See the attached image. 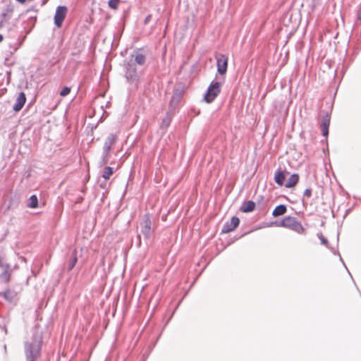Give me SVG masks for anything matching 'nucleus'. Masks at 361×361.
<instances>
[{"label": "nucleus", "instance_id": "nucleus-13", "mask_svg": "<svg viewBox=\"0 0 361 361\" xmlns=\"http://www.w3.org/2000/svg\"><path fill=\"white\" fill-rule=\"evenodd\" d=\"M116 140H117V138H116V135H114L113 134H110L106 138L104 147H108V148H109L111 149V147L115 145Z\"/></svg>", "mask_w": 361, "mask_h": 361}, {"label": "nucleus", "instance_id": "nucleus-3", "mask_svg": "<svg viewBox=\"0 0 361 361\" xmlns=\"http://www.w3.org/2000/svg\"><path fill=\"white\" fill-rule=\"evenodd\" d=\"M221 91V83L219 82H212L204 95V100L207 103H211L214 100Z\"/></svg>", "mask_w": 361, "mask_h": 361}, {"label": "nucleus", "instance_id": "nucleus-15", "mask_svg": "<svg viewBox=\"0 0 361 361\" xmlns=\"http://www.w3.org/2000/svg\"><path fill=\"white\" fill-rule=\"evenodd\" d=\"M286 206L283 204H280V205L277 206L274 209V211L272 212V215L274 216H279L284 214L286 213Z\"/></svg>", "mask_w": 361, "mask_h": 361}, {"label": "nucleus", "instance_id": "nucleus-23", "mask_svg": "<svg viewBox=\"0 0 361 361\" xmlns=\"http://www.w3.org/2000/svg\"><path fill=\"white\" fill-rule=\"evenodd\" d=\"M76 262H77V257L75 256V257H74V258H73V261H72V262H71V263L69 264V267H68L69 270L72 269L74 267V266H75V264Z\"/></svg>", "mask_w": 361, "mask_h": 361}, {"label": "nucleus", "instance_id": "nucleus-16", "mask_svg": "<svg viewBox=\"0 0 361 361\" xmlns=\"http://www.w3.org/2000/svg\"><path fill=\"white\" fill-rule=\"evenodd\" d=\"M298 176L297 174H293L285 184L286 188H292L296 185L298 181Z\"/></svg>", "mask_w": 361, "mask_h": 361}, {"label": "nucleus", "instance_id": "nucleus-11", "mask_svg": "<svg viewBox=\"0 0 361 361\" xmlns=\"http://www.w3.org/2000/svg\"><path fill=\"white\" fill-rule=\"evenodd\" d=\"M110 149L108 147H103V153L101 158L100 165L103 166L106 164L109 159L110 157Z\"/></svg>", "mask_w": 361, "mask_h": 361}, {"label": "nucleus", "instance_id": "nucleus-1", "mask_svg": "<svg viewBox=\"0 0 361 361\" xmlns=\"http://www.w3.org/2000/svg\"><path fill=\"white\" fill-rule=\"evenodd\" d=\"M42 334L35 333L33 334L30 341L25 343V353L27 361H35L40 353Z\"/></svg>", "mask_w": 361, "mask_h": 361}, {"label": "nucleus", "instance_id": "nucleus-27", "mask_svg": "<svg viewBox=\"0 0 361 361\" xmlns=\"http://www.w3.org/2000/svg\"><path fill=\"white\" fill-rule=\"evenodd\" d=\"M149 18H150V16H147V17L146 18V19H145V23H147V21H148V20H149Z\"/></svg>", "mask_w": 361, "mask_h": 361}, {"label": "nucleus", "instance_id": "nucleus-21", "mask_svg": "<svg viewBox=\"0 0 361 361\" xmlns=\"http://www.w3.org/2000/svg\"><path fill=\"white\" fill-rule=\"evenodd\" d=\"M119 0H109L108 2L109 6L112 9H116L118 8Z\"/></svg>", "mask_w": 361, "mask_h": 361}, {"label": "nucleus", "instance_id": "nucleus-6", "mask_svg": "<svg viewBox=\"0 0 361 361\" xmlns=\"http://www.w3.org/2000/svg\"><path fill=\"white\" fill-rule=\"evenodd\" d=\"M126 78L132 82L137 80L138 79V73L133 59L130 60V63L126 67Z\"/></svg>", "mask_w": 361, "mask_h": 361}, {"label": "nucleus", "instance_id": "nucleus-2", "mask_svg": "<svg viewBox=\"0 0 361 361\" xmlns=\"http://www.w3.org/2000/svg\"><path fill=\"white\" fill-rule=\"evenodd\" d=\"M281 226L290 228L298 233H302L304 228L302 224L295 218L292 216L285 217L279 224Z\"/></svg>", "mask_w": 361, "mask_h": 361}, {"label": "nucleus", "instance_id": "nucleus-10", "mask_svg": "<svg viewBox=\"0 0 361 361\" xmlns=\"http://www.w3.org/2000/svg\"><path fill=\"white\" fill-rule=\"evenodd\" d=\"M330 123V117L326 115L322 120V123L321 124V129L322 131V134L324 136L326 137L329 133V126Z\"/></svg>", "mask_w": 361, "mask_h": 361}, {"label": "nucleus", "instance_id": "nucleus-28", "mask_svg": "<svg viewBox=\"0 0 361 361\" xmlns=\"http://www.w3.org/2000/svg\"><path fill=\"white\" fill-rule=\"evenodd\" d=\"M4 37L3 36L0 34V42L3 40Z\"/></svg>", "mask_w": 361, "mask_h": 361}, {"label": "nucleus", "instance_id": "nucleus-9", "mask_svg": "<svg viewBox=\"0 0 361 361\" xmlns=\"http://www.w3.org/2000/svg\"><path fill=\"white\" fill-rule=\"evenodd\" d=\"M25 101V94L23 92H20L16 98V104L13 106V110L19 111L24 106Z\"/></svg>", "mask_w": 361, "mask_h": 361}, {"label": "nucleus", "instance_id": "nucleus-17", "mask_svg": "<svg viewBox=\"0 0 361 361\" xmlns=\"http://www.w3.org/2000/svg\"><path fill=\"white\" fill-rule=\"evenodd\" d=\"M284 179L285 175L283 172L278 171L275 173L274 180L278 185H283Z\"/></svg>", "mask_w": 361, "mask_h": 361}, {"label": "nucleus", "instance_id": "nucleus-19", "mask_svg": "<svg viewBox=\"0 0 361 361\" xmlns=\"http://www.w3.org/2000/svg\"><path fill=\"white\" fill-rule=\"evenodd\" d=\"M38 205V200L36 195H32L27 203V206L30 208H36Z\"/></svg>", "mask_w": 361, "mask_h": 361}, {"label": "nucleus", "instance_id": "nucleus-22", "mask_svg": "<svg viewBox=\"0 0 361 361\" xmlns=\"http://www.w3.org/2000/svg\"><path fill=\"white\" fill-rule=\"evenodd\" d=\"M70 92H71V88L68 87H65L61 91L60 95L61 97H65V96L68 95L70 93Z\"/></svg>", "mask_w": 361, "mask_h": 361}, {"label": "nucleus", "instance_id": "nucleus-20", "mask_svg": "<svg viewBox=\"0 0 361 361\" xmlns=\"http://www.w3.org/2000/svg\"><path fill=\"white\" fill-rule=\"evenodd\" d=\"M0 278L4 281H8L10 278L9 271L7 269L4 270V271L0 274Z\"/></svg>", "mask_w": 361, "mask_h": 361}, {"label": "nucleus", "instance_id": "nucleus-5", "mask_svg": "<svg viewBox=\"0 0 361 361\" xmlns=\"http://www.w3.org/2000/svg\"><path fill=\"white\" fill-rule=\"evenodd\" d=\"M140 232L145 238H149L152 230V221L148 216H145L144 219L140 223Z\"/></svg>", "mask_w": 361, "mask_h": 361}, {"label": "nucleus", "instance_id": "nucleus-24", "mask_svg": "<svg viewBox=\"0 0 361 361\" xmlns=\"http://www.w3.org/2000/svg\"><path fill=\"white\" fill-rule=\"evenodd\" d=\"M319 238L321 240L322 244L325 245H327L328 241L322 235H319Z\"/></svg>", "mask_w": 361, "mask_h": 361}, {"label": "nucleus", "instance_id": "nucleus-7", "mask_svg": "<svg viewBox=\"0 0 361 361\" xmlns=\"http://www.w3.org/2000/svg\"><path fill=\"white\" fill-rule=\"evenodd\" d=\"M217 71L219 74L224 75L226 73L228 66V58L225 55H220L216 57Z\"/></svg>", "mask_w": 361, "mask_h": 361}, {"label": "nucleus", "instance_id": "nucleus-12", "mask_svg": "<svg viewBox=\"0 0 361 361\" xmlns=\"http://www.w3.org/2000/svg\"><path fill=\"white\" fill-rule=\"evenodd\" d=\"M134 63H137L138 65H143L145 62V56L140 53H135L132 55V59Z\"/></svg>", "mask_w": 361, "mask_h": 361}, {"label": "nucleus", "instance_id": "nucleus-14", "mask_svg": "<svg viewBox=\"0 0 361 361\" xmlns=\"http://www.w3.org/2000/svg\"><path fill=\"white\" fill-rule=\"evenodd\" d=\"M255 207V202L252 201H248L242 205L240 210L243 212H250L253 211Z\"/></svg>", "mask_w": 361, "mask_h": 361}, {"label": "nucleus", "instance_id": "nucleus-26", "mask_svg": "<svg viewBox=\"0 0 361 361\" xmlns=\"http://www.w3.org/2000/svg\"><path fill=\"white\" fill-rule=\"evenodd\" d=\"M4 296V298L7 300H12V297H13V295H7V294H5V295H2Z\"/></svg>", "mask_w": 361, "mask_h": 361}, {"label": "nucleus", "instance_id": "nucleus-4", "mask_svg": "<svg viewBox=\"0 0 361 361\" xmlns=\"http://www.w3.org/2000/svg\"><path fill=\"white\" fill-rule=\"evenodd\" d=\"M68 9L67 7L60 6L56 8L55 16H54V24L57 27H61L63 20L66 16Z\"/></svg>", "mask_w": 361, "mask_h": 361}, {"label": "nucleus", "instance_id": "nucleus-18", "mask_svg": "<svg viewBox=\"0 0 361 361\" xmlns=\"http://www.w3.org/2000/svg\"><path fill=\"white\" fill-rule=\"evenodd\" d=\"M114 173V169L113 168L110 166H106L104 169L102 177L105 180L109 179L110 176Z\"/></svg>", "mask_w": 361, "mask_h": 361}, {"label": "nucleus", "instance_id": "nucleus-25", "mask_svg": "<svg viewBox=\"0 0 361 361\" xmlns=\"http://www.w3.org/2000/svg\"><path fill=\"white\" fill-rule=\"evenodd\" d=\"M312 195V190L310 189H306L304 192V196L310 197Z\"/></svg>", "mask_w": 361, "mask_h": 361}, {"label": "nucleus", "instance_id": "nucleus-8", "mask_svg": "<svg viewBox=\"0 0 361 361\" xmlns=\"http://www.w3.org/2000/svg\"><path fill=\"white\" fill-rule=\"evenodd\" d=\"M240 220L238 217L233 216L230 221L226 222L222 229L224 233L233 231L239 225Z\"/></svg>", "mask_w": 361, "mask_h": 361}]
</instances>
